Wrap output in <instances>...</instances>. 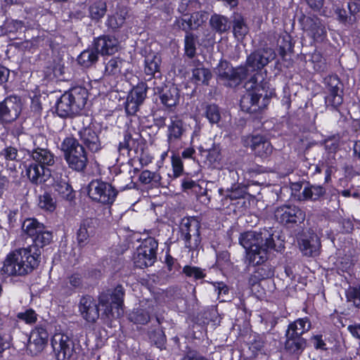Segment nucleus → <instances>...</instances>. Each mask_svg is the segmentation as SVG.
<instances>
[{
	"label": "nucleus",
	"instance_id": "nucleus-32",
	"mask_svg": "<svg viewBox=\"0 0 360 360\" xmlns=\"http://www.w3.org/2000/svg\"><path fill=\"white\" fill-rule=\"evenodd\" d=\"M311 328V323L307 318L299 319L290 323L287 332L290 334L301 337L304 333L307 332Z\"/></svg>",
	"mask_w": 360,
	"mask_h": 360
},
{
	"label": "nucleus",
	"instance_id": "nucleus-4",
	"mask_svg": "<svg viewBox=\"0 0 360 360\" xmlns=\"http://www.w3.org/2000/svg\"><path fill=\"white\" fill-rule=\"evenodd\" d=\"M88 98L87 90L75 86L65 92L56 104V112L61 117L79 113L85 106Z\"/></svg>",
	"mask_w": 360,
	"mask_h": 360
},
{
	"label": "nucleus",
	"instance_id": "nucleus-2",
	"mask_svg": "<svg viewBox=\"0 0 360 360\" xmlns=\"http://www.w3.org/2000/svg\"><path fill=\"white\" fill-rule=\"evenodd\" d=\"M52 233L44 227L32 238L34 247L21 248L10 252L0 269L3 276H24L32 272L39 264L40 251L36 247L43 248L52 240Z\"/></svg>",
	"mask_w": 360,
	"mask_h": 360
},
{
	"label": "nucleus",
	"instance_id": "nucleus-49",
	"mask_svg": "<svg viewBox=\"0 0 360 360\" xmlns=\"http://www.w3.org/2000/svg\"><path fill=\"white\" fill-rule=\"evenodd\" d=\"M183 273L190 278H193L195 280L201 279L205 277V274L203 270L198 266H185L183 269Z\"/></svg>",
	"mask_w": 360,
	"mask_h": 360
},
{
	"label": "nucleus",
	"instance_id": "nucleus-1",
	"mask_svg": "<svg viewBox=\"0 0 360 360\" xmlns=\"http://www.w3.org/2000/svg\"><path fill=\"white\" fill-rule=\"evenodd\" d=\"M239 243L245 249L246 259L249 264L259 266L250 277V285H253L261 280L274 276L272 267L264 264L271 250L278 251V249L276 248L271 234L267 231L261 233L247 231L240 234Z\"/></svg>",
	"mask_w": 360,
	"mask_h": 360
},
{
	"label": "nucleus",
	"instance_id": "nucleus-22",
	"mask_svg": "<svg viewBox=\"0 0 360 360\" xmlns=\"http://www.w3.org/2000/svg\"><path fill=\"white\" fill-rule=\"evenodd\" d=\"M153 311V302L143 301L140 303V307L134 309L130 314L129 319L134 323L144 325L149 321L150 314Z\"/></svg>",
	"mask_w": 360,
	"mask_h": 360
},
{
	"label": "nucleus",
	"instance_id": "nucleus-56",
	"mask_svg": "<svg viewBox=\"0 0 360 360\" xmlns=\"http://www.w3.org/2000/svg\"><path fill=\"white\" fill-rule=\"evenodd\" d=\"M141 104L130 99V98L127 97V100L125 105V110L128 115H134L139 110V106Z\"/></svg>",
	"mask_w": 360,
	"mask_h": 360
},
{
	"label": "nucleus",
	"instance_id": "nucleus-34",
	"mask_svg": "<svg viewBox=\"0 0 360 360\" xmlns=\"http://www.w3.org/2000/svg\"><path fill=\"white\" fill-rule=\"evenodd\" d=\"M161 63L160 57L155 53H149L145 58V72L146 75L153 76L160 70Z\"/></svg>",
	"mask_w": 360,
	"mask_h": 360
},
{
	"label": "nucleus",
	"instance_id": "nucleus-39",
	"mask_svg": "<svg viewBox=\"0 0 360 360\" xmlns=\"http://www.w3.org/2000/svg\"><path fill=\"white\" fill-rule=\"evenodd\" d=\"M210 25L218 32H224L230 27L227 18L219 15L212 16Z\"/></svg>",
	"mask_w": 360,
	"mask_h": 360
},
{
	"label": "nucleus",
	"instance_id": "nucleus-52",
	"mask_svg": "<svg viewBox=\"0 0 360 360\" xmlns=\"http://www.w3.org/2000/svg\"><path fill=\"white\" fill-rule=\"evenodd\" d=\"M134 140L131 138V135L126 134L124 141L120 142L118 146V151L121 155H124L128 154L132 149V145L134 144Z\"/></svg>",
	"mask_w": 360,
	"mask_h": 360
},
{
	"label": "nucleus",
	"instance_id": "nucleus-53",
	"mask_svg": "<svg viewBox=\"0 0 360 360\" xmlns=\"http://www.w3.org/2000/svg\"><path fill=\"white\" fill-rule=\"evenodd\" d=\"M289 38L290 37L286 34L282 37V43L281 42V39H279L278 41V44L279 45V54L283 58L286 56L287 52L291 49V44L289 41Z\"/></svg>",
	"mask_w": 360,
	"mask_h": 360
},
{
	"label": "nucleus",
	"instance_id": "nucleus-14",
	"mask_svg": "<svg viewBox=\"0 0 360 360\" xmlns=\"http://www.w3.org/2000/svg\"><path fill=\"white\" fill-rule=\"evenodd\" d=\"M22 110V103L17 96H9L0 103V120L5 123L15 120Z\"/></svg>",
	"mask_w": 360,
	"mask_h": 360
},
{
	"label": "nucleus",
	"instance_id": "nucleus-41",
	"mask_svg": "<svg viewBox=\"0 0 360 360\" xmlns=\"http://www.w3.org/2000/svg\"><path fill=\"white\" fill-rule=\"evenodd\" d=\"M139 179L143 184H152L153 185L158 186L161 184L162 178L160 174L158 172L143 170L139 176Z\"/></svg>",
	"mask_w": 360,
	"mask_h": 360
},
{
	"label": "nucleus",
	"instance_id": "nucleus-21",
	"mask_svg": "<svg viewBox=\"0 0 360 360\" xmlns=\"http://www.w3.org/2000/svg\"><path fill=\"white\" fill-rule=\"evenodd\" d=\"M339 84L340 82L338 78H330L328 94L325 98L327 106H330L333 108H337L342 104L343 101L342 91L339 87Z\"/></svg>",
	"mask_w": 360,
	"mask_h": 360
},
{
	"label": "nucleus",
	"instance_id": "nucleus-36",
	"mask_svg": "<svg viewBox=\"0 0 360 360\" xmlns=\"http://www.w3.org/2000/svg\"><path fill=\"white\" fill-rule=\"evenodd\" d=\"M325 192V188L321 186H311L304 188L302 196L303 200H316L322 196Z\"/></svg>",
	"mask_w": 360,
	"mask_h": 360
},
{
	"label": "nucleus",
	"instance_id": "nucleus-48",
	"mask_svg": "<svg viewBox=\"0 0 360 360\" xmlns=\"http://www.w3.org/2000/svg\"><path fill=\"white\" fill-rule=\"evenodd\" d=\"M189 19L192 25V28L196 29L202 25L208 19V14L206 12H198L195 11L191 14Z\"/></svg>",
	"mask_w": 360,
	"mask_h": 360
},
{
	"label": "nucleus",
	"instance_id": "nucleus-51",
	"mask_svg": "<svg viewBox=\"0 0 360 360\" xmlns=\"http://www.w3.org/2000/svg\"><path fill=\"white\" fill-rule=\"evenodd\" d=\"M18 319L27 324L34 323L37 320V315L33 309H26L25 311L19 312L17 314Z\"/></svg>",
	"mask_w": 360,
	"mask_h": 360
},
{
	"label": "nucleus",
	"instance_id": "nucleus-6",
	"mask_svg": "<svg viewBox=\"0 0 360 360\" xmlns=\"http://www.w3.org/2000/svg\"><path fill=\"white\" fill-rule=\"evenodd\" d=\"M61 148L69 166L77 171H82L86 165L87 158L82 145L71 137L64 139Z\"/></svg>",
	"mask_w": 360,
	"mask_h": 360
},
{
	"label": "nucleus",
	"instance_id": "nucleus-50",
	"mask_svg": "<svg viewBox=\"0 0 360 360\" xmlns=\"http://www.w3.org/2000/svg\"><path fill=\"white\" fill-rule=\"evenodd\" d=\"M195 38L191 34H187L185 37V52L189 57L192 58L195 54Z\"/></svg>",
	"mask_w": 360,
	"mask_h": 360
},
{
	"label": "nucleus",
	"instance_id": "nucleus-12",
	"mask_svg": "<svg viewBox=\"0 0 360 360\" xmlns=\"http://www.w3.org/2000/svg\"><path fill=\"white\" fill-rule=\"evenodd\" d=\"M216 73L219 79L229 86L237 84L246 78L245 68L239 67L234 69L227 61H221L219 63Z\"/></svg>",
	"mask_w": 360,
	"mask_h": 360
},
{
	"label": "nucleus",
	"instance_id": "nucleus-46",
	"mask_svg": "<svg viewBox=\"0 0 360 360\" xmlns=\"http://www.w3.org/2000/svg\"><path fill=\"white\" fill-rule=\"evenodd\" d=\"M346 297L348 302H352L356 307H360V286H349L346 290Z\"/></svg>",
	"mask_w": 360,
	"mask_h": 360
},
{
	"label": "nucleus",
	"instance_id": "nucleus-43",
	"mask_svg": "<svg viewBox=\"0 0 360 360\" xmlns=\"http://www.w3.org/2000/svg\"><path fill=\"white\" fill-rule=\"evenodd\" d=\"M82 279L80 274L75 273L68 277L65 283V292L71 294L75 289L79 288L82 285Z\"/></svg>",
	"mask_w": 360,
	"mask_h": 360
},
{
	"label": "nucleus",
	"instance_id": "nucleus-28",
	"mask_svg": "<svg viewBox=\"0 0 360 360\" xmlns=\"http://www.w3.org/2000/svg\"><path fill=\"white\" fill-rule=\"evenodd\" d=\"M285 349L291 353H301L306 345L305 340L301 337L286 332Z\"/></svg>",
	"mask_w": 360,
	"mask_h": 360
},
{
	"label": "nucleus",
	"instance_id": "nucleus-29",
	"mask_svg": "<svg viewBox=\"0 0 360 360\" xmlns=\"http://www.w3.org/2000/svg\"><path fill=\"white\" fill-rule=\"evenodd\" d=\"M233 32L238 41H242L249 32V27L240 15H236L233 18Z\"/></svg>",
	"mask_w": 360,
	"mask_h": 360
},
{
	"label": "nucleus",
	"instance_id": "nucleus-8",
	"mask_svg": "<svg viewBox=\"0 0 360 360\" xmlns=\"http://www.w3.org/2000/svg\"><path fill=\"white\" fill-rule=\"evenodd\" d=\"M158 242L153 238L143 240L134 255L135 265L141 269L152 266L156 260Z\"/></svg>",
	"mask_w": 360,
	"mask_h": 360
},
{
	"label": "nucleus",
	"instance_id": "nucleus-30",
	"mask_svg": "<svg viewBox=\"0 0 360 360\" xmlns=\"http://www.w3.org/2000/svg\"><path fill=\"white\" fill-rule=\"evenodd\" d=\"M107 12L105 1L96 0L89 6V16L92 20L98 21L104 17Z\"/></svg>",
	"mask_w": 360,
	"mask_h": 360
},
{
	"label": "nucleus",
	"instance_id": "nucleus-11",
	"mask_svg": "<svg viewBox=\"0 0 360 360\" xmlns=\"http://www.w3.org/2000/svg\"><path fill=\"white\" fill-rule=\"evenodd\" d=\"M51 345L57 360H68L75 352L72 338L64 333H56L51 339Z\"/></svg>",
	"mask_w": 360,
	"mask_h": 360
},
{
	"label": "nucleus",
	"instance_id": "nucleus-45",
	"mask_svg": "<svg viewBox=\"0 0 360 360\" xmlns=\"http://www.w3.org/2000/svg\"><path fill=\"white\" fill-rule=\"evenodd\" d=\"M39 206L48 212H53L56 207V203L49 193H45L39 197Z\"/></svg>",
	"mask_w": 360,
	"mask_h": 360
},
{
	"label": "nucleus",
	"instance_id": "nucleus-58",
	"mask_svg": "<svg viewBox=\"0 0 360 360\" xmlns=\"http://www.w3.org/2000/svg\"><path fill=\"white\" fill-rule=\"evenodd\" d=\"M156 334L158 336L157 339H155V335H150V338L153 342H154L158 347L162 348L165 344V336L162 331H158Z\"/></svg>",
	"mask_w": 360,
	"mask_h": 360
},
{
	"label": "nucleus",
	"instance_id": "nucleus-57",
	"mask_svg": "<svg viewBox=\"0 0 360 360\" xmlns=\"http://www.w3.org/2000/svg\"><path fill=\"white\" fill-rule=\"evenodd\" d=\"M174 27H177L178 29H181L182 30L187 31L189 29L192 28L191 22H190V19H176L174 24Z\"/></svg>",
	"mask_w": 360,
	"mask_h": 360
},
{
	"label": "nucleus",
	"instance_id": "nucleus-59",
	"mask_svg": "<svg viewBox=\"0 0 360 360\" xmlns=\"http://www.w3.org/2000/svg\"><path fill=\"white\" fill-rule=\"evenodd\" d=\"M215 290L217 291L219 295L222 294L226 295L229 292V288L223 282L212 283Z\"/></svg>",
	"mask_w": 360,
	"mask_h": 360
},
{
	"label": "nucleus",
	"instance_id": "nucleus-9",
	"mask_svg": "<svg viewBox=\"0 0 360 360\" xmlns=\"http://www.w3.org/2000/svg\"><path fill=\"white\" fill-rule=\"evenodd\" d=\"M90 198L105 205H111L115 200L117 192L111 184L98 180L92 181L88 188Z\"/></svg>",
	"mask_w": 360,
	"mask_h": 360
},
{
	"label": "nucleus",
	"instance_id": "nucleus-38",
	"mask_svg": "<svg viewBox=\"0 0 360 360\" xmlns=\"http://www.w3.org/2000/svg\"><path fill=\"white\" fill-rule=\"evenodd\" d=\"M55 190L65 200L70 201L74 198L72 189L65 180L56 182Z\"/></svg>",
	"mask_w": 360,
	"mask_h": 360
},
{
	"label": "nucleus",
	"instance_id": "nucleus-10",
	"mask_svg": "<svg viewBox=\"0 0 360 360\" xmlns=\"http://www.w3.org/2000/svg\"><path fill=\"white\" fill-rule=\"evenodd\" d=\"M179 228L185 246L190 250L198 248L200 243L198 221L192 217H185Z\"/></svg>",
	"mask_w": 360,
	"mask_h": 360
},
{
	"label": "nucleus",
	"instance_id": "nucleus-20",
	"mask_svg": "<svg viewBox=\"0 0 360 360\" xmlns=\"http://www.w3.org/2000/svg\"><path fill=\"white\" fill-rule=\"evenodd\" d=\"M78 134L82 143L91 152H97L101 148L98 133L91 127H84Z\"/></svg>",
	"mask_w": 360,
	"mask_h": 360
},
{
	"label": "nucleus",
	"instance_id": "nucleus-47",
	"mask_svg": "<svg viewBox=\"0 0 360 360\" xmlns=\"http://www.w3.org/2000/svg\"><path fill=\"white\" fill-rule=\"evenodd\" d=\"M24 27L22 21L13 19L6 20L4 24V29L8 33L22 32Z\"/></svg>",
	"mask_w": 360,
	"mask_h": 360
},
{
	"label": "nucleus",
	"instance_id": "nucleus-42",
	"mask_svg": "<svg viewBox=\"0 0 360 360\" xmlns=\"http://www.w3.org/2000/svg\"><path fill=\"white\" fill-rule=\"evenodd\" d=\"M199 8H200V4L198 1L183 0L178 7V11L184 15H187L191 12H195Z\"/></svg>",
	"mask_w": 360,
	"mask_h": 360
},
{
	"label": "nucleus",
	"instance_id": "nucleus-61",
	"mask_svg": "<svg viewBox=\"0 0 360 360\" xmlns=\"http://www.w3.org/2000/svg\"><path fill=\"white\" fill-rule=\"evenodd\" d=\"M313 343H314V346L316 349H326L325 348L326 344L323 342V340H322L321 335H315L313 338Z\"/></svg>",
	"mask_w": 360,
	"mask_h": 360
},
{
	"label": "nucleus",
	"instance_id": "nucleus-44",
	"mask_svg": "<svg viewBox=\"0 0 360 360\" xmlns=\"http://www.w3.org/2000/svg\"><path fill=\"white\" fill-rule=\"evenodd\" d=\"M205 117L210 124H219L221 120L220 110L217 105H207L205 110Z\"/></svg>",
	"mask_w": 360,
	"mask_h": 360
},
{
	"label": "nucleus",
	"instance_id": "nucleus-37",
	"mask_svg": "<svg viewBox=\"0 0 360 360\" xmlns=\"http://www.w3.org/2000/svg\"><path fill=\"white\" fill-rule=\"evenodd\" d=\"M147 89V84L144 82H140L132 89L128 97L142 104L146 97Z\"/></svg>",
	"mask_w": 360,
	"mask_h": 360
},
{
	"label": "nucleus",
	"instance_id": "nucleus-19",
	"mask_svg": "<svg viewBox=\"0 0 360 360\" xmlns=\"http://www.w3.org/2000/svg\"><path fill=\"white\" fill-rule=\"evenodd\" d=\"M82 317L89 323H94L99 317V309L94 299L90 296L82 297L78 304Z\"/></svg>",
	"mask_w": 360,
	"mask_h": 360
},
{
	"label": "nucleus",
	"instance_id": "nucleus-23",
	"mask_svg": "<svg viewBox=\"0 0 360 360\" xmlns=\"http://www.w3.org/2000/svg\"><path fill=\"white\" fill-rule=\"evenodd\" d=\"M127 16V8L125 6H117L115 11L108 15L106 20V25L112 30L117 31L124 26Z\"/></svg>",
	"mask_w": 360,
	"mask_h": 360
},
{
	"label": "nucleus",
	"instance_id": "nucleus-62",
	"mask_svg": "<svg viewBox=\"0 0 360 360\" xmlns=\"http://www.w3.org/2000/svg\"><path fill=\"white\" fill-rule=\"evenodd\" d=\"M9 77V70L0 65V84L8 81Z\"/></svg>",
	"mask_w": 360,
	"mask_h": 360
},
{
	"label": "nucleus",
	"instance_id": "nucleus-7",
	"mask_svg": "<svg viewBox=\"0 0 360 360\" xmlns=\"http://www.w3.org/2000/svg\"><path fill=\"white\" fill-rule=\"evenodd\" d=\"M123 297L124 289L121 285L99 296V304L106 316L118 318L123 314Z\"/></svg>",
	"mask_w": 360,
	"mask_h": 360
},
{
	"label": "nucleus",
	"instance_id": "nucleus-40",
	"mask_svg": "<svg viewBox=\"0 0 360 360\" xmlns=\"http://www.w3.org/2000/svg\"><path fill=\"white\" fill-rule=\"evenodd\" d=\"M44 227L42 224L33 219L25 220L22 226L23 231L32 238L35 236Z\"/></svg>",
	"mask_w": 360,
	"mask_h": 360
},
{
	"label": "nucleus",
	"instance_id": "nucleus-31",
	"mask_svg": "<svg viewBox=\"0 0 360 360\" xmlns=\"http://www.w3.org/2000/svg\"><path fill=\"white\" fill-rule=\"evenodd\" d=\"M186 131V127L181 120H176L172 122L168 127L167 140L170 144L173 141L179 140Z\"/></svg>",
	"mask_w": 360,
	"mask_h": 360
},
{
	"label": "nucleus",
	"instance_id": "nucleus-35",
	"mask_svg": "<svg viewBox=\"0 0 360 360\" xmlns=\"http://www.w3.org/2000/svg\"><path fill=\"white\" fill-rule=\"evenodd\" d=\"M98 55L96 49L84 50L78 56L77 61L81 65L87 68L97 61Z\"/></svg>",
	"mask_w": 360,
	"mask_h": 360
},
{
	"label": "nucleus",
	"instance_id": "nucleus-24",
	"mask_svg": "<svg viewBox=\"0 0 360 360\" xmlns=\"http://www.w3.org/2000/svg\"><path fill=\"white\" fill-rule=\"evenodd\" d=\"M96 51L102 55H111L118 51L119 41L115 37L103 36L97 39L95 43Z\"/></svg>",
	"mask_w": 360,
	"mask_h": 360
},
{
	"label": "nucleus",
	"instance_id": "nucleus-5",
	"mask_svg": "<svg viewBox=\"0 0 360 360\" xmlns=\"http://www.w3.org/2000/svg\"><path fill=\"white\" fill-rule=\"evenodd\" d=\"M32 157L34 162L27 167L26 174L32 183L46 181L51 175L47 167L53 165V155L46 149L38 148L32 152Z\"/></svg>",
	"mask_w": 360,
	"mask_h": 360
},
{
	"label": "nucleus",
	"instance_id": "nucleus-25",
	"mask_svg": "<svg viewBox=\"0 0 360 360\" xmlns=\"http://www.w3.org/2000/svg\"><path fill=\"white\" fill-rule=\"evenodd\" d=\"M300 249L306 256H316L319 254L321 243L316 235L304 237L299 241Z\"/></svg>",
	"mask_w": 360,
	"mask_h": 360
},
{
	"label": "nucleus",
	"instance_id": "nucleus-15",
	"mask_svg": "<svg viewBox=\"0 0 360 360\" xmlns=\"http://www.w3.org/2000/svg\"><path fill=\"white\" fill-rule=\"evenodd\" d=\"M275 217L282 224H300L305 219V213L297 206L284 205L276 210Z\"/></svg>",
	"mask_w": 360,
	"mask_h": 360
},
{
	"label": "nucleus",
	"instance_id": "nucleus-27",
	"mask_svg": "<svg viewBox=\"0 0 360 360\" xmlns=\"http://www.w3.org/2000/svg\"><path fill=\"white\" fill-rule=\"evenodd\" d=\"M95 234V226L92 219L83 221L77 231V241L80 245L87 243L89 239Z\"/></svg>",
	"mask_w": 360,
	"mask_h": 360
},
{
	"label": "nucleus",
	"instance_id": "nucleus-16",
	"mask_svg": "<svg viewBox=\"0 0 360 360\" xmlns=\"http://www.w3.org/2000/svg\"><path fill=\"white\" fill-rule=\"evenodd\" d=\"M243 141L245 146L250 147L259 157L266 158L272 153L271 143L263 136H248L243 139Z\"/></svg>",
	"mask_w": 360,
	"mask_h": 360
},
{
	"label": "nucleus",
	"instance_id": "nucleus-54",
	"mask_svg": "<svg viewBox=\"0 0 360 360\" xmlns=\"http://www.w3.org/2000/svg\"><path fill=\"white\" fill-rule=\"evenodd\" d=\"M0 155L6 160H15L18 156V150L14 147L8 146L1 151Z\"/></svg>",
	"mask_w": 360,
	"mask_h": 360
},
{
	"label": "nucleus",
	"instance_id": "nucleus-13",
	"mask_svg": "<svg viewBox=\"0 0 360 360\" xmlns=\"http://www.w3.org/2000/svg\"><path fill=\"white\" fill-rule=\"evenodd\" d=\"M276 54L271 49L257 50L251 53L247 58L246 66L244 67L246 72V77L250 72L261 70L270 61L275 58Z\"/></svg>",
	"mask_w": 360,
	"mask_h": 360
},
{
	"label": "nucleus",
	"instance_id": "nucleus-17",
	"mask_svg": "<svg viewBox=\"0 0 360 360\" xmlns=\"http://www.w3.org/2000/svg\"><path fill=\"white\" fill-rule=\"evenodd\" d=\"M130 63L119 57L112 58L108 61L105 67V75L115 79H122L127 77L130 70Z\"/></svg>",
	"mask_w": 360,
	"mask_h": 360
},
{
	"label": "nucleus",
	"instance_id": "nucleus-55",
	"mask_svg": "<svg viewBox=\"0 0 360 360\" xmlns=\"http://www.w3.org/2000/svg\"><path fill=\"white\" fill-rule=\"evenodd\" d=\"M172 165L173 169L174 177H179L183 172V162L179 157H172Z\"/></svg>",
	"mask_w": 360,
	"mask_h": 360
},
{
	"label": "nucleus",
	"instance_id": "nucleus-18",
	"mask_svg": "<svg viewBox=\"0 0 360 360\" xmlns=\"http://www.w3.org/2000/svg\"><path fill=\"white\" fill-rule=\"evenodd\" d=\"M49 338L46 330L42 327H37L32 330L27 349L32 355H37L45 348Z\"/></svg>",
	"mask_w": 360,
	"mask_h": 360
},
{
	"label": "nucleus",
	"instance_id": "nucleus-33",
	"mask_svg": "<svg viewBox=\"0 0 360 360\" xmlns=\"http://www.w3.org/2000/svg\"><path fill=\"white\" fill-rule=\"evenodd\" d=\"M179 98V89L175 86H170L165 90L160 96L162 103L167 107L175 106Z\"/></svg>",
	"mask_w": 360,
	"mask_h": 360
},
{
	"label": "nucleus",
	"instance_id": "nucleus-63",
	"mask_svg": "<svg viewBox=\"0 0 360 360\" xmlns=\"http://www.w3.org/2000/svg\"><path fill=\"white\" fill-rule=\"evenodd\" d=\"M348 330L353 337L360 339V324L349 326Z\"/></svg>",
	"mask_w": 360,
	"mask_h": 360
},
{
	"label": "nucleus",
	"instance_id": "nucleus-3",
	"mask_svg": "<svg viewBox=\"0 0 360 360\" xmlns=\"http://www.w3.org/2000/svg\"><path fill=\"white\" fill-rule=\"evenodd\" d=\"M246 93L240 99V107L243 111L254 113L267 106L270 98L274 96V89L270 88L268 82H258V77L255 75L245 84Z\"/></svg>",
	"mask_w": 360,
	"mask_h": 360
},
{
	"label": "nucleus",
	"instance_id": "nucleus-60",
	"mask_svg": "<svg viewBox=\"0 0 360 360\" xmlns=\"http://www.w3.org/2000/svg\"><path fill=\"white\" fill-rule=\"evenodd\" d=\"M325 147L330 153L335 152L338 147V141L335 139L326 141Z\"/></svg>",
	"mask_w": 360,
	"mask_h": 360
},
{
	"label": "nucleus",
	"instance_id": "nucleus-26",
	"mask_svg": "<svg viewBox=\"0 0 360 360\" xmlns=\"http://www.w3.org/2000/svg\"><path fill=\"white\" fill-rule=\"evenodd\" d=\"M194 68L192 69L191 81L197 85H207L212 78V73L208 68H205L199 61L193 60Z\"/></svg>",
	"mask_w": 360,
	"mask_h": 360
},
{
	"label": "nucleus",
	"instance_id": "nucleus-64",
	"mask_svg": "<svg viewBox=\"0 0 360 360\" xmlns=\"http://www.w3.org/2000/svg\"><path fill=\"white\" fill-rule=\"evenodd\" d=\"M183 360H207L206 358L200 356H196L194 354L190 352L187 354L183 359Z\"/></svg>",
	"mask_w": 360,
	"mask_h": 360
}]
</instances>
